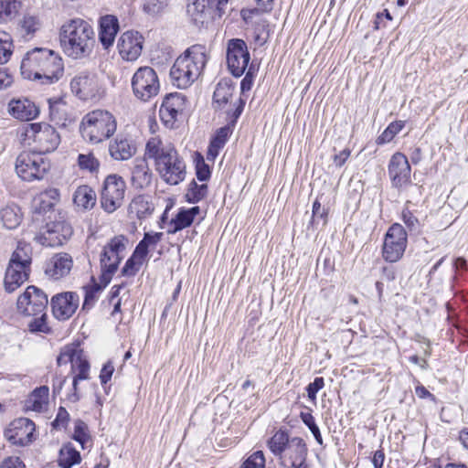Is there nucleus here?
Returning <instances> with one entry per match:
<instances>
[{"instance_id": "18", "label": "nucleus", "mask_w": 468, "mask_h": 468, "mask_svg": "<svg viewBox=\"0 0 468 468\" xmlns=\"http://www.w3.org/2000/svg\"><path fill=\"white\" fill-rule=\"evenodd\" d=\"M144 37L134 30L123 32L118 39L120 56L127 61H135L142 54Z\"/></svg>"}, {"instance_id": "52", "label": "nucleus", "mask_w": 468, "mask_h": 468, "mask_svg": "<svg viewBox=\"0 0 468 468\" xmlns=\"http://www.w3.org/2000/svg\"><path fill=\"white\" fill-rule=\"evenodd\" d=\"M196 175L197 178L201 182L208 180L211 176L209 166L205 163L203 156L199 154L196 158Z\"/></svg>"}, {"instance_id": "25", "label": "nucleus", "mask_w": 468, "mask_h": 468, "mask_svg": "<svg viewBox=\"0 0 468 468\" xmlns=\"http://www.w3.org/2000/svg\"><path fill=\"white\" fill-rule=\"evenodd\" d=\"M73 267L72 257L65 252L53 255L45 265V273L49 278L59 280L69 274Z\"/></svg>"}, {"instance_id": "16", "label": "nucleus", "mask_w": 468, "mask_h": 468, "mask_svg": "<svg viewBox=\"0 0 468 468\" xmlns=\"http://www.w3.org/2000/svg\"><path fill=\"white\" fill-rule=\"evenodd\" d=\"M36 425L27 418H18L5 430V438L14 445L27 446L36 440Z\"/></svg>"}, {"instance_id": "61", "label": "nucleus", "mask_w": 468, "mask_h": 468, "mask_svg": "<svg viewBox=\"0 0 468 468\" xmlns=\"http://www.w3.org/2000/svg\"><path fill=\"white\" fill-rule=\"evenodd\" d=\"M69 420V412L62 407L58 409L57 417L53 421V426L55 428H62L65 427Z\"/></svg>"}, {"instance_id": "33", "label": "nucleus", "mask_w": 468, "mask_h": 468, "mask_svg": "<svg viewBox=\"0 0 468 468\" xmlns=\"http://www.w3.org/2000/svg\"><path fill=\"white\" fill-rule=\"evenodd\" d=\"M234 86L232 85L231 80L228 79L220 80L217 84L213 94L214 103H216L219 108L223 107L232 98Z\"/></svg>"}, {"instance_id": "3", "label": "nucleus", "mask_w": 468, "mask_h": 468, "mask_svg": "<svg viewBox=\"0 0 468 468\" xmlns=\"http://www.w3.org/2000/svg\"><path fill=\"white\" fill-rule=\"evenodd\" d=\"M59 42L66 56L73 59L89 57L95 44L93 27L81 18H72L59 28Z\"/></svg>"}, {"instance_id": "38", "label": "nucleus", "mask_w": 468, "mask_h": 468, "mask_svg": "<svg viewBox=\"0 0 468 468\" xmlns=\"http://www.w3.org/2000/svg\"><path fill=\"white\" fill-rule=\"evenodd\" d=\"M21 8V0H0V23L12 20Z\"/></svg>"}, {"instance_id": "58", "label": "nucleus", "mask_w": 468, "mask_h": 468, "mask_svg": "<svg viewBox=\"0 0 468 468\" xmlns=\"http://www.w3.org/2000/svg\"><path fill=\"white\" fill-rule=\"evenodd\" d=\"M254 76H255V71H254L253 66L250 65L249 67V69H248L245 77L243 78V80L240 82V90H241L242 94H244L246 91L250 90L252 84H253Z\"/></svg>"}, {"instance_id": "24", "label": "nucleus", "mask_w": 468, "mask_h": 468, "mask_svg": "<svg viewBox=\"0 0 468 468\" xmlns=\"http://www.w3.org/2000/svg\"><path fill=\"white\" fill-rule=\"evenodd\" d=\"M187 14L190 20L197 27H207L218 17V13L207 0H194L187 5Z\"/></svg>"}, {"instance_id": "7", "label": "nucleus", "mask_w": 468, "mask_h": 468, "mask_svg": "<svg viewBox=\"0 0 468 468\" xmlns=\"http://www.w3.org/2000/svg\"><path fill=\"white\" fill-rule=\"evenodd\" d=\"M128 239L123 235L115 236L104 247L101 253V282L104 286L110 283L124 257Z\"/></svg>"}, {"instance_id": "10", "label": "nucleus", "mask_w": 468, "mask_h": 468, "mask_svg": "<svg viewBox=\"0 0 468 468\" xmlns=\"http://www.w3.org/2000/svg\"><path fill=\"white\" fill-rule=\"evenodd\" d=\"M50 165L48 160L39 153L23 152L16 161V172L25 181L41 180Z\"/></svg>"}, {"instance_id": "64", "label": "nucleus", "mask_w": 468, "mask_h": 468, "mask_svg": "<svg viewBox=\"0 0 468 468\" xmlns=\"http://www.w3.org/2000/svg\"><path fill=\"white\" fill-rule=\"evenodd\" d=\"M351 151L348 148L344 149L339 154L334 155V164L341 167L345 165L348 157L350 156Z\"/></svg>"}, {"instance_id": "36", "label": "nucleus", "mask_w": 468, "mask_h": 468, "mask_svg": "<svg viewBox=\"0 0 468 468\" xmlns=\"http://www.w3.org/2000/svg\"><path fill=\"white\" fill-rule=\"evenodd\" d=\"M129 209L131 213H134L138 218H144L152 214L154 207L148 201L147 197L139 195L132 200Z\"/></svg>"}, {"instance_id": "28", "label": "nucleus", "mask_w": 468, "mask_h": 468, "mask_svg": "<svg viewBox=\"0 0 468 468\" xmlns=\"http://www.w3.org/2000/svg\"><path fill=\"white\" fill-rule=\"evenodd\" d=\"M153 172L145 158H136L132 170V185L136 189L148 187L153 179Z\"/></svg>"}, {"instance_id": "57", "label": "nucleus", "mask_w": 468, "mask_h": 468, "mask_svg": "<svg viewBox=\"0 0 468 468\" xmlns=\"http://www.w3.org/2000/svg\"><path fill=\"white\" fill-rule=\"evenodd\" d=\"M324 386V381L323 378H315L314 380L310 383L307 388L308 398L312 401H315L317 392L322 389Z\"/></svg>"}, {"instance_id": "20", "label": "nucleus", "mask_w": 468, "mask_h": 468, "mask_svg": "<svg viewBox=\"0 0 468 468\" xmlns=\"http://www.w3.org/2000/svg\"><path fill=\"white\" fill-rule=\"evenodd\" d=\"M388 170L394 187L401 188L410 183L411 168L405 154H394L389 160Z\"/></svg>"}, {"instance_id": "2", "label": "nucleus", "mask_w": 468, "mask_h": 468, "mask_svg": "<svg viewBox=\"0 0 468 468\" xmlns=\"http://www.w3.org/2000/svg\"><path fill=\"white\" fill-rule=\"evenodd\" d=\"M20 69L25 79L52 84L63 76L64 65L61 57L53 50L35 48L25 55Z\"/></svg>"}, {"instance_id": "51", "label": "nucleus", "mask_w": 468, "mask_h": 468, "mask_svg": "<svg viewBox=\"0 0 468 468\" xmlns=\"http://www.w3.org/2000/svg\"><path fill=\"white\" fill-rule=\"evenodd\" d=\"M265 457L261 451H257L250 455L240 468H264Z\"/></svg>"}, {"instance_id": "44", "label": "nucleus", "mask_w": 468, "mask_h": 468, "mask_svg": "<svg viewBox=\"0 0 468 468\" xmlns=\"http://www.w3.org/2000/svg\"><path fill=\"white\" fill-rule=\"evenodd\" d=\"M31 320L27 323L28 330L31 333L48 334L50 328L47 323V311L41 312L40 314H33Z\"/></svg>"}, {"instance_id": "47", "label": "nucleus", "mask_w": 468, "mask_h": 468, "mask_svg": "<svg viewBox=\"0 0 468 468\" xmlns=\"http://www.w3.org/2000/svg\"><path fill=\"white\" fill-rule=\"evenodd\" d=\"M163 102L166 104L168 108L170 107L172 110H176L177 112L182 114L186 109V100L183 94L176 92L166 95Z\"/></svg>"}, {"instance_id": "32", "label": "nucleus", "mask_w": 468, "mask_h": 468, "mask_svg": "<svg viewBox=\"0 0 468 468\" xmlns=\"http://www.w3.org/2000/svg\"><path fill=\"white\" fill-rule=\"evenodd\" d=\"M49 117L57 124L65 125L69 120V106L66 101L61 99H48Z\"/></svg>"}, {"instance_id": "53", "label": "nucleus", "mask_w": 468, "mask_h": 468, "mask_svg": "<svg viewBox=\"0 0 468 468\" xmlns=\"http://www.w3.org/2000/svg\"><path fill=\"white\" fill-rule=\"evenodd\" d=\"M166 0H144V10L152 16L161 13L166 7Z\"/></svg>"}, {"instance_id": "23", "label": "nucleus", "mask_w": 468, "mask_h": 468, "mask_svg": "<svg viewBox=\"0 0 468 468\" xmlns=\"http://www.w3.org/2000/svg\"><path fill=\"white\" fill-rule=\"evenodd\" d=\"M70 89L80 99L87 101L97 95L99 83L95 75L81 72L71 80Z\"/></svg>"}, {"instance_id": "26", "label": "nucleus", "mask_w": 468, "mask_h": 468, "mask_svg": "<svg viewBox=\"0 0 468 468\" xmlns=\"http://www.w3.org/2000/svg\"><path fill=\"white\" fill-rule=\"evenodd\" d=\"M99 25V40L108 49L113 45L119 31V20L115 16L106 15L101 17Z\"/></svg>"}, {"instance_id": "5", "label": "nucleus", "mask_w": 468, "mask_h": 468, "mask_svg": "<svg viewBox=\"0 0 468 468\" xmlns=\"http://www.w3.org/2000/svg\"><path fill=\"white\" fill-rule=\"evenodd\" d=\"M117 129L113 114L105 110H94L85 114L80 125V131L85 140L99 144L109 139Z\"/></svg>"}, {"instance_id": "59", "label": "nucleus", "mask_w": 468, "mask_h": 468, "mask_svg": "<svg viewBox=\"0 0 468 468\" xmlns=\"http://www.w3.org/2000/svg\"><path fill=\"white\" fill-rule=\"evenodd\" d=\"M0 468H26V465L17 456H9L3 460Z\"/></svg>"}, {"instance_id": "37", "label": "nucleus", "mask_w": 468, "mask_h": 468, "mask_svg": "<svg viewBox=\"0 0 468 468\" xmlns=\"http://www.w3.org/2000/svg\"><path fill=\"white\" fill-rule=\"evenodd\" d=\"M290 441L291 438H289L288 433L284 431L279 430L268 441V446L274 455L280 456L282 454L283 450Z\"/></svg>"}, {"instance_id": "9", "label": "nucleus", "mask_w": 468, "mask_h": 468, "mask_svg": "<svg viewBox=\"0 0 468 468\" xmlns=\"http://www.w3.org/2000/svg\"><path fill=\"white\" fill-rule=\"evenodd\" d=\"M58 366L71 364V370L76 375L73 378L74 393L71 395L72 401L79 400L77 394V387L79 380L89 378L90 364L84 356L83 351L80 348L79 345L71 344L64 346L61 349L59 356L57 358Z\"/></svg>"}, {"instance_id": "56", "label": "nucleus", "mask_w": 468, "mask_h": 468, "mask_svg": "<svg viewBox=\"0 0 468 468\" xmlns=\"http://www.w3.org/2000/svg\"><path fill=\"white\" fill-rule=\"evenodd\" d=\"M39 20L35 16L27 15L22 20V28L27 33H35L39 27Z\"/></svg>"}, {"instance_id": "17", "label": "nucleus", "mask_w": 468, "mask_h": 468, "mask_svg": "<svg viewBox=\"0 0 468 468\" xmlns=\"http://www.w3.org/2000/svg\"><path fill=\"white\" fill-rule=\"evenodd\" d=\"M71 226L63 220L47 223L45 229L36 237L37 241L47 247L64 244L72 235Z\"/></svg>"}, {"instance_id": "62", "label": "nucleus", "mask_w": 468, "mask_h": 468, "mask_svg": "<svg viewBox=\"0 0 468 468\" xmlns=\"http://www.w3.org/2000/svg\"><path fill=\"white\" fill-rule=\"evenodd\" d=\"M402 218L403 222L410 230L417 229L419 226V220L410 211H403Z\"/></svg>"}, {"instance_id": "11", "label": "nucleus", "mask_w": 468, "mask_h": 468, "mask_svg": "<svg viewBox=\"0 0 468 468\" xmlns=\"http://www.w3.org/2000/svg\"><path fill=\"white\" fill-rule=\"evenodd\" d=\"M132 89L134 96L143 101L155 97L160 90V82L155 70L151 67H140L132 78Z\"/></svg>"}, {"instance_id": "4", "label": "nucleus", "mask_w": 468, "mask_h": 468, "mask_svg": "<svg viewBox=\"0 0 468 468\" xmlns=\"http://www.w3.org/2000/svg\"><path fill=\"white\" fill-rule=\"evenodd\" d=\"M207 62V51L203 45H193L179 56L170 69V77L179 89L188 88L201 75Z\"/></svg>"}, {"instance_id": "1", "label": "nucleus", "mask_w": 468, "mask_h": 468, "mask_svg": "<svg viewBox=\"0 0 468 468\" xmlns=\"http://www.w3.org/2000/svg\"><path fill=\"white\" fill-rule=\"evenodd\" d=\"M144 155L154 160L155 171L167 185L176 186L185 180L186 163L172 144L152 137L146 144Z\"/></svg>"}, {"instance_id": "34", "label": "nucleus", "mask_w": 468, "mask_h": 468, "mask_svg": "<svg viewBox=\"0 0 468 468\" xmlns=\"http://www.w3.org/2000/svg\"><path fill=\"white\" fill-rule=\"evenodd\" d=\"M58 465L62 468H71L80 462V452L69 442L62 446L58 455Z\"/></svg>"}, {"instance_id": "43", "label": "nucleus", "mask_w": 468, "mask_h": 468, "mask_svg": "<svg viewBox=\"0 0 468 468\" xmlns=\"http://www.w3.org/2000/svg\"><path fill=\"white\" fill-rule=\"evenodd\" d=\"M0 218L3 225L13 229L20 224L21 218L17 213V208L13 207H5L0 210Z\"/></svg>"}, {"instance_id": "45", "label": "nucleus", "mask_w": 468, "mask_h": 468, "mask_svg": "<svg viewBox=\"0 0 468 468\" xmlns=\"http://www.w3.org/2000/svg\"><path fill=\"white\" fill-rule=\"evenodd\" d=\"M13 48L11 36L5 31H0V64H5L10 59Z\"/></svg>"}, {"instance_id": "12", "label": "nucleus", "mask_w": 468, "mask_h": 468, "mask_svg": "<svg viewBox=\"0 0 468 468\" xmlns=\"http://www.w3.org/2000/svg\"><path fill=\"white\" fill-rule=\"evenodd\" d=\"M126 184L118 175H109L104 182L101 194V208L111 214L122 207L124 199Z\"/></svg>"}, {"instance_id": "40", "label": "nucleus", "mask_w": 468, "mask_h": 468, "mask_svg": "<svg viewBox=\"0 0 468 468\" xmlns=\"http://www.w3.org/2000/svg\"><path fill=\"white\" fill-rule=\"evenodd\" d=\"M145 258L143 253L135 249L122 269V274L123 276H134L142 267Z\"/></svg>"}, {"instance_id": "55", "label": "nucleus", "mask_w": 468, "mask_h": 468, "mask_svg": "<svg viewBox=\"0 0 468 468\" xmlns=\"http://www.w3.org/2000/svg\"><path fill=\"white\" fill-rule=\"evenodd\" d=\"M181 229L189 227L193 223L192 218L188 215V211L185 208L179 209L176 217L172 219Z\"/></svg>"}, {"instance_id": "6", "label": "nucleus", "mask_w": 468, "mask_h": 468, "mask_svg": "<svg viewBox=\"0 0 468 468\" xmlns=\"http://www.w3.org/2000/svg\"><path fill=\"white\" fill-rule=\"evenodd\" d=\"M31 255L30 245L18 242L5 271L4 283L6 292H13L28 279L32 261Z\"/></svg>"}, {"instance_id": "21", "label": "nucleus", "mask_w": 468, "mask_h": 468, "mask_svg": "<svg viewBox=\"0 0 468 468\" xmlns=\"http://www.w3.org/2000/svg\"><path fill=\"white\" fill-rule=\"evenodd\" d=\"M306 455L307 448L303 440L300 437H292L279 458L281 465L284 468H295L306 464Z\"/></svg>"}, {"instance_id": "13", "label": "nucleus", "mask_w": 468, "mask_h": 468, "mask_svg": "<svg viewBox=\"0 0 468 468\" xmlns=\"http://www.w3.org/2000/svg\"><path fill=\"white\" fill-rule=\"evenodd\" d=\"M407 243L408 237L404 228L400 224H393L385 235L382 248L383 259L388 262H397L402 258Z\"/></svg>"}, {"instance_id": "19", "label": "nucleus", "mask_w": 468, "mask_h": 468, "mask_svg": "<svg viewBox=\"0 0 468 468\" xmlns=\"http://www.w3.org/2000/svg\"><path fill=\"white\" fill-rule=\"evenodd\" d=\"M50 304L53 315L57 319L64 321L75 314L80 304V297L73 292H61L51 298Z\"/></svg>"}, {"instance_id": "41", "label": "nucleus", "mask_w": 468, "mask_h": 468, "mask_svg": "<svg viewBox=\"0 0 468 468\" xmlns=\"http://www.w3.org/2000/svg\"><path fill=\"white\" fill-rule=\"evenodd\" d=\"M162 232H146L143 239L137 244L138 251L143 253L145 257L148 254L149 249H154L156 245L162 240Z\"/></svg>"}, {"instance_id": "27", "label": "nucleus", "mask_w": 468, "mask_h": 468, "mask_svg": "<svg viewBox=\"0 0 468 468\" xmlns=\"http://www.w3.org/2000/svg\"><path fill=\"white\" fill-rule=\"evenodd\" d=\"M110 155L117 161H125L132 158L136 153V146L128 138L118 135L109 144Z\"/></svg>"}, {"instance_id": "35", "label": "nucleus", "mask_w": 468, "mask_h": 468, "mask_svg": "<svg viewBox=\"0 0 468 468\" xmlns=\"http://www.w3.org/2000/svg\"><path fill=\"white\" fill-rule=\"evenodd\" d=\"M59 191L57 188H48L40 193L36 201L38 202L39 212L46 213L53 208L59 200Z\"/></svg>"}, {"instance_id": "30", "label": "nucleus", "mask_w": 468, "mask_h": 468, "mask_svg": "<svg viewBox=\"0 0 468 468\" xmlns=\"http://www.w3.org/2000/svg\"><path fill=\"white\" fill-rule=\"evenodd\" d=\"M95 191L87 185L80 186L73 194V202L82 210L91 209L96 204Z\"/></svg>"}, {"instance_id": "29", "label": "nucleus", "mask_w": 468, "mask_h": 468, "mask_svg": "<svg viewBox=\"0 0 468 468\" xmlns=\"http://www.w3.org/2000/svg\"><path fill=\"white\" fill-rule=\"evenodd\" d=\"M49 403V388L48 386L36 388L25 400V410L35 412H45Z\"/></svg>"}, {"instance_id": "48", "label": "nucleus", "mask_w": 468, "mask_h": 468, "mask_svg": "<svg viewBox=\"0 0 468 468\" xmlns=\"http://www.w3.org/2000/svg\"><path fill=\"white\" fill-rule=\"evenodd\" d=\"M78 165L80 169L90 173L96 172L100 167L99 160L92 153L80 154L78 156Z\"/></svg>"}, {"instance_id": "50", "label": "nucleus", "mask_w": 468, "mask_h": 468, "mask_svg": "<svg viewBox=\"0 0 468 468\" xmlns=\"http://www.w3.org/2000/svg\"><path fill=\"white\" fill-rule=\"evenodd\" d=\"M178 115H180V113L177 112L176 110H172L170 107L168 108L166 104L162 102L159 110V116L166 127L172 128L176 122Z\"/></svg>"}, {"instance_id": "46", "label": "nucleus", "mask_w": 468, "mask_h": 468, "mask_svg": "<svg viewBox=\"0 0 468 468\" xmlns=\"http://www.w3.org/2000/svg\"><path fill=\"white\" fill-rule=\"evenodd\" d=\"M404 127L403 121L391 122L383 133L378 137L377 144H384L389 143Z\"/></svg>"}, {"instance_id": "8", "label": "nucleus", "mask_w": 468, "mask_h": 468, "mask_svg": "<svg viewBox=\"0 0 468 468\" xmlns=\"http://www.w3.org/2000/svg\"><path fill=\"white\" fill-rule=\"evenodd\" d=\"M26 140L34 152L41 155L57 149L60 143V136L56 129L46 122H35L27 126Z\"/></svg>"}, {"instance_id": "42", "label": "nucleus", "mask_w": 468, "mask_h": 468, "mask_svg": "<svg viewBox=\"0 0 468 468\" xmlns=\"http://www.w3.org/2000/svg\"><path fill=\"white\" fill-rule=\"evenodd\" d=\"M207 195V185L200 184L198 185L196 181H191L188 186L186 198L187 202L191 204H196L204 199Z\"/></svg>"}, {"instance_id": "60", "label": "nucleus", "mask_w": 468, "mask_h": 468, "mask_svg": "<svg viewBox=\"0 0 468 468\" xmlns=\"http://www.w3.org/2000/svg\"><path fill=\"white\" fill-rule=\"evenodd\" d=\"M113 372L114 366L111 361H108L106 364H104L100 373V379L102 385L108 383L111 380Z\"/></svg>"}, {"instance_id": "31", "label": "nucleus", "mask_w": 468, "mask_h": 468, "mask_svg": "<svg viewBox=\"0 0 468 468\" xmlns=\"http://www.w3.org/2000/svg\"><path fill=\"white\" fill-rule=\"evenodd\" d=\"M232 131L229 126H224L219 128L212 140L210 141L207 158L209 161H214L217 156L219 154V151L224 147L226 144L229 135L231 134Z\"/></svg>"}, {"instance_id": "15", "label": "nucleus", "mask_w": 468, "mask_h": 468, "mask_svg": "<svg viewBox=\"0 0 468 468\" xmlns=\"http://www.w3.org/2000/svg\"><path fill=\"white\" fill-rule=\"evenodd\" d=\"M48 301L47 294L35 286H28L16 303L17 310L25 316L40 314L47 311Z\"/></svg>"}, {"instance_id": "54", "label": "nucleus", "mask_w": 468, "mask_h": 468, "mask_svg": "<svg viewBox=\"0 0 468 468\" xmlns=\"http://www.w3.org/2000/svg\"><path fill=\"white\" fill-rule=\"evenodd\" d=\"M100 291L101 286L98 284H93L86 289L83 309H90L94 304Z\"/></svg>"}, {"instance_id": "14", "label": "nucleus", "mask_w": 468, "mask_h": 468, "mask_svg": "<svg viewBox=\"0 0 468 468\" xmlns=\"http://www.w3.org/2000/svg\"><path fill=\"white\" fill-rule=\"evenodd\" d=\"M250 59V52L244 40L233 38L229 41L227 47V63L233 76H242L249 65Z\"/></svg>"}, {"instance_id": "39", "label": "nucleus", "mask_w": 468, "mask_h": 468, "mask_svg": "<svg viewBox=\"0 0 468 468\" xmlns=\"http://www.w3.org/2000/svg\"><path fill=\"white\" fill-rule=\"evenodd\" d=\"M72 438L81 445L83 450L90 448L92 445V441L89 433L88 426L84 421L80 420L75 421Z\"/></svg>"}, {"instance_id": "49", "label": "nucleus", "mask_w": 468, "mask_h": 468, "mask_svg": "<svg viewBox=\"0 0 468 468\" xmlns=\"http://www.w3.org/2000/svg\"><path fill=\"white\" fill-rule=\"evenodd\" d=\"M302 421L309 428L312 434L314 435L315 441L318 444H323V438L319 430V427L316 425L314 416L310 412H301L300 414Z\"/></svg>"}, {"instance_id": "63", "label": "nucleus", "mask_w": 468, "mask_h": 468, "mask_svg": "<svg viewBox=\"0 0 468 468\" xmlns=\"http://www.w3.org/2000/svg\"><path fill=\"white\" fill-rule=\"evenodd\" d=\"M327 212L326 210L321 207V204L318 200H315L313 204V219L315 221L317 218H321L324 220V223L326 222Z\"/></svg>"}, {"instance_id": "22", "label": "nucleus", "mask_w": 468, "mask_h": 468, "mask_svg": "<svg viewBox=\"0 0 468 468\" xmlns=\"http://www.w3.org/2000/svg\"><path fill=\"white\" fill-rule=\"evenodd\" d=\"M8 113L15 119L29 122L38 117L39 107L27 97L12 99L7 105Z\"/></svg>"}]
</instances>
